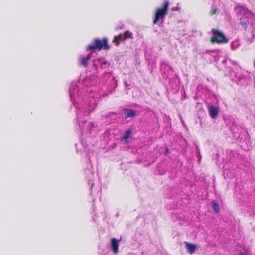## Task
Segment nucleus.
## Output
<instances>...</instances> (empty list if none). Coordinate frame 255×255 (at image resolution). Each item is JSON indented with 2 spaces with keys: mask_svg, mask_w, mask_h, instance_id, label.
<instances>
[{
  "mask_svg": "<svg viewBox=\"0 0 255 255\" xmlns=\"http://www.w3.org/2000/svg\"><path fill=\"white\" fill-rule=\"evenodd\" d=\"M217 11V9L216 8H213L211 9V10L210 11V13L211 15H214L216 13Z\"/></svg>",
  "mask_w": 255,
  "mask_h": 255,
  "instance_id": "16",
  "label": "nucleus"
},
{
  "mask_svg": "<svg viewBox=\"0 0 255 255\" xmlns=\"http://www.w3.org/2000/svg\"><path fill=\"white\" fill-rule=\"evenodd\" d=\"M126 111L127 112V115L126 117V118H129V117H133L136 114L135 111L133 110L126 109Z\"/></svg>",
  "mask_w": 255,
  "mask_h": 255,
  "instance_id": "11",
  "label": "nucleus"
},
{
  "mask_svg": "<svg viewBox=\"0 0 255 255\" xmlns=\"http://www.w3.org/2000/svg\"><path fill=\"white\" fill-rule=\"evenodd\" d=\"M212 207L214 210V211L216 213H219L220 210V208L219 205V204L215 202V201H213L211 202Z\"/></svg>",
  "mask_w": 255,
  "mask_h": 255,
  "instance_id": "10",
  "label": "nucleus"
},
{
  "mask_svg": "<svg viewBox=\"0 0 255 255\" xmlns=\"http://www.w3.org/2000/svg\"><path fill=\"white\" fill-rule=\"evenodd\" d=\"M132 131L130 129H128L125 131V134L123 135L122 139L127 140L131 135Z\"/></svg>",
  "mask_w": 255,
  "mask_h": 255,
  "instance_id": "12",
  "label": "nucleus"
},
{
  "mask_svg": "<svg viewBox=\"0 0 255 255\" xmlns=\"http://www.w3.org/2000/svg\"><path fill=\"white\" fill-rule=\"evenodd\" d=\"M123 39L126 40L127 39H133V34L129 30L125 31L124 33Z\"/></svg>",
  "mask_w": 255,
  "mask_h": 255,
  "instance_id": "9",
  "label": "nucleus"
},
{
  "mask_svg": "<svg viewBox=\"0 0 255 255\" xmlns=\"http://www.w3.org/2000/svg\"><path fill=\"white\" fill-rule=\"evenodd\" d=\"M169 2L165 0L161 7L157 8L153 20V24H156L159 20H163L168 14Z\"/></svg>",
  "mask_w": 255,
  "mask_h": 255,
  "instance_id": "1",
  "label": "nucleus"
},
{
  "mask_svg": "<svg viewBox=\"0 0 255 255\" xmlns=\"http://www.w3.org/2000/svg\"><path fill=\"white\" fill-rule=\"evenodd\" d=\"M184 244L188 250V252L190 254H192L195 252V251L196 249V246L195 245L190 243L187 242H184Z\"/></svg>",
  "mask_w": 255,
  "mask_h": 255,
  "instance_id": "7",
  "label": "nucleus"
},
{
  "mask_svg": "<svg viewBox=\"0 0 255 255\" xmlns=\"http://www.w3.org/2000/svg\"><path fill=\"white\" fill-rule=\"evenodd\" d=\"M119 241L114 238L111 240V248L115 254H117L119 251Z\"/></svg>",
  "mask_w": 255,
  "mask_h": 255,
  "instance_id": "5",
  "label": "nucleus"
},
{
  "mask_svg": "<svg viewBox=\"0 0 255 255\" xmlns=\"http://www.w3.org/2000/svg\"><path fill=\"white\" fill-rule=\"evenodd\" d=\"M238 255H246L244 253H240Z\"/></svg>",
  "mask_w": 255,
  "mask_h": 255,
  "instance_id": "18",
  "label": "nucleus"
},
{
  "mask_svg": "<svg viewBox=\"0 0 255 255\" xmlns=\"http://www.w3.org/2000/svg\"><path fill=\"white\" fill-rule=\"evenodd\" d=\"M90 58V54H88L86 57L81 56L79 59V64L81 66L86 67L88 65V61Z\"/></svg>",
  "mask_w": 255,
  "mask_h": 255,
  "instance_id": "6",
  "label": "nucleus"
},
{
  "mask_svg": "<svg viewBox=\"0 0 255 255\" xmlns=\"http://www.w3.org/2000/svg\"><path fill=\"white\" fill-rule=\"evenodd\" d=\"M116 36L117 37V39L119 40V41H123L125 40L123 39L124 35L122 33H120Z\"/></svg>",
  "mask_w": 255,
  "mask_h": 255,
  "instance_id": "15",
  "label": "nucleus"
},
{
  "mask_svg": "<svg viewBox=\"0 0 255 255\" xmlns=\"http://www.w3.org/2000/svg\"><path fill=\"white\" fill-rule=\"evenodd\" d=\"M113 43L115 44L116 46H119L120 44L119 40L117 39L116 36H114V39L113 40Z\"/></svg>",
  "mask_w": 255,
  "mask_h": 255,
  "instance_id": "13",
  "label": "nucleus"
},
{
  "mask_svg": "<svg viewBox=\"0 0 255 255\" xmlns=\"http://www.w3.org/2000/svg\"><path fill=\"white\" fill-rule=\"evenodd\" d=\"M208 110L209 115L213 119L216 118L219 113V109L217 107H215L213 105H209L208 106Z\"/></svg>",
  "mask_w": 255,
  "mask_h": 255,
  "instance_id": "4",
  "label": "nucleus"
},
{
  "mask_svg": "<svg viewBox=\"0 0 255 255\" xmlns=\"http://www.w3.org/2000/svg\"><path fill=\"white\" fill-rule=\"evenodd\" d=\"M212 36L210 38V42L212 43L218 44H224L229 42V39L227 38L224 33L215 28L211 30Z\"/></svg>",
  "mask_w": 255,
  "mask_h": 255,
  "instance_id": "2",
  "label": "nucleus"
},
{
  "mask_svg": "<svg viewBox=\"0 0 255 255\" xmlns=\"http://www.w3.org/2000/svg\"><path fill=\"white\" fill-rule=\"evenodd\" d=\"M236 9L238 10L240 12L243 13V14H247L248 13H251V11L248 10V9L244 6H240L239 5L237 6Z\"/></svg>",
  "mask_w": 255,
  "mask_h": 255,
  "instance_id": "8",
  "label": "nucleus"
},
{
  "mask_svg": "<svg viewBox=\"0 0 255 255\" xmlns=\"http://www.w3.org/2000/svg\"><path fill=\"white\" fill-rule=\"evenodd\" d=\"M254 67L255 68V62H254Z\"/></svg>",
  "mask_w": 255,
  "mask_h": 255,
  "instance_id": "20",
  "label": "nucleus"
},
{
  "mask_svg": "<svg viewBox=\"0 0 255 255\" xmlns=\"http://www.w3.org/2000/svg\"><path fill=\"white\" fill-rule=\"evenodd\" d=\"M243 27L244 30H246L248 27V25L246 22L244 21H240L239 23Z\"/></svg>",
  "mask_w": 255,
  "mask_h": 255,
  "instance_id": "14",
  "label": "nucleus"
},
{
  "mask_svg": "<svg viewBox=\"0 0 255 255\" xmlns=\"http://www.w3.org/2000/svg\"><path fill=\"white\" fill-rule=\"evenodd\" d=\"M107 64H108V65H110V64H109V63H108V62H107V61H104V62H103L102 63V64H101V66H103V65H107Z\"/></svg>",
  "mask_w": 255,
  "mask_h": 255,
  "instance_id": "17",
  "label": "nucleus"
},
{
  "mask_svg": "<svg viewBox=\"0 0 255 255\" xmlns=\"http://www.w3.org/2000/svg\"><path fill=\"white\" fill-rule=\"evenodd\" d=\"M168 152V148H167L166 150V152L167 153Z\"/></svg>",
  "mask_w": 255,
  "mask_h": 255,
  "instance_id": "19",
  "label": "nucleus"
},
{
  "mask_svg": "<svg viewBox=\"0 0 255 255\" xmlns=\"http://www.w3.org/2000/svg\"><path fill=\"white\" fill-rule=\"evenodd\" d=\"M110 49V46L108 43V40L106 38H104L102 40L100 39H94L92 44L87 47L88 50H101L104 49L108 50Z\"/></svg>",
  "mask_w": 255,
  "mask_h": 255,
  "instance_id": "3",
  "label": "nucleus"
}]
</instances>
